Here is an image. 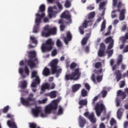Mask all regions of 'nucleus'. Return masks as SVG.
<instances>
[{"label":"nucleus","mask_w":128,"mask_h":128,"mask_svg":"<svg viewBox=\"0 0 128 128\" xmlns=\"http://www.w3.org/2000/svg\"><path fill=\"white\" fill-rule=\"evenodd\" d=\"M58 24H60V30L64 32L66 28V24H72V16L64 12L61 14V19L58 20Z\"/></svg>","instance_id":"obj_1"},{"label":"nucleus","mask_w":128,"mask_h":128,"mask_svg":"<svg viewBox=\"0 0 128 128\" xmlns=\"http://www.w3.org/2000/svg\"><path fill=\"white\" fill-rule=\"evenodd\" d=\"M58 59H54L50 63V69L52 74H56V78L60 76V74L62 73V68L58 69Z\"/></svg>","instance_id":"obj_2"},{"label":"nucleus","mask_w":128,"mask_h":128,"mask_svg":"<svg viewBox=\"0 0 128 128\" xmlns=\"http://www.w3.org/2000/svg\"><path fill=\"white\" fill-rule=\"evenodd\" d=\"M81 74L82 73L80 72V68H76L71 74H66L65 80H78Z\"/></svg>","instance_id":"obj_3"},{"label":"nucleus","mask_w":128,"mask_h":128,"mask_svg":"<svg viewBox=\"0 0 128 128\" xmlns=\"http://www.w3.org/2000/svg\"><path fill=\"white\" fill-rule=\"evenodd\" d=\"M54 41L52 40L51 38L47 40L45 43L42 44L41 47L42 52H50L54 48Z\"/></svg>","instance_id":"obj_4"},{"label":"nucleus","mask_w":128,"mask_h":128,"mask_svg":"<svg viewBox=\"0 0 128 128\" xmlns=\"http://www.w3.org/2000/svg\"><path fill=\"white\" fill-rule=\"evenodd\" d=\"M34 94L30 93L26 99L22 97L21 98V102L23 106H32L34 104L30 103V102H34Z\"/></svg>","instance_id":"obj_5"},{"label":"nucleus","mask_w":128,"mask_h":128,"mask_svg":"<svg viewBox=\"0 0 128 128\" xmlns=\"http://www.w3.org/2000/svg\"><path fill=\"white\" fill-rule=\"evenodd\" d=\"M58 104V100H54L50 104H49L45 108L44 112L45 114H50L53 110H57Z\"/></svg>","instance_id":"obj_6"},{"label":"nucleus","mask_w":128,"mask_h":128,"mask_svg":"<svg viewBox=\"0 0 128 128\" xmlns=\"http://www.w3.org/2000/svg\"><path fill=\"white\" fill-rule=\"evenodd\" d=\"M95 110L96 112V114L98 116H100L102 112L104 110L106 112V106L102 103L97 104L95 106Z\"/></svg>","instance_id":"obj_7"},{"label":"nucleus","mask_w":128,"mask_h":128,"mask_svg":"<svg viewBox=\"0 0 128 128\" xmlns=\"http://www.w3.org/2000/svg\"><path fill=\"white\" fill-rule=\"evenodd\" d=\"M46 5L42 4L40 6L39 10H38V13L36 14V16H41V18H44L46 16Z\"/></svg>","instance_id":"obj_8"},{"label":"nucleus","mask_w":128,"mask_h":128,"mask_svg":"<svg viewBox=\"0 0 128 128\" xmlns=\"http://www.w3.org/2000/svg\"><path fill=\"white\" fill-rule=\"evenodd\" d=\"M104 42L106 44H109V42H110V44L108 45V50H112V48H114V39H112V37H108L105 39Z\"/></svg>","instance_id":"obj_9"},{"label":"nucleus","mask_w":128,"mask_h":128,"mask_svg":"<svg viewBox=\"0 0 128 128\" xmlns=\"http://www.w3.org/2000/svg\"><path fill=\"white\" fill-rule=\"evenodd\" d=\"M90 20H84L82 24V26L79 27V32L80 34H84V28H88V23H90Z\"/></svg>","instance_id":"obj_10"},{"label":"nucleus","mask_w":128,"mask_h":128,"mask_svg":"<svg viewBox=\"0 0 128 128\" xmlns=\"http://www.w3.org/2000/svg\"><path fill=\"white\" fill-rule=\"evenodd\" d=\"M32 59H29V60H27V64L28 66H30V68L32 70L34 68H35L36 66V62H38V58H36L34 60H32Z\"/></svg>","instance_id":"obj_11"},{"label":"nucleus","mask_w":128,"mask_h":128,"mask_svg":"<svg viewBox=\"0 0 128 128\" xmlns=\"http://www.w3.org/2000/svg\"><path fill=\"white\" fill-rule=\"evenodd\" d=\"M72 40V35L70 32L68 31L66 34V36L64 38V42L68 46V42H71Z\"/></svg>","instance_id":"obj_12"},{"label":"nucleus","mask_w":128,"mask_h":128,"mask_svg":"<svg viewBox=\"0 0 128 128\" xmlns=\"http://www.w3.org/2000/svg\"><path fill=\"white\" fill-rule=\"evenodd\" d=\"M48 25H46L44 27V30H42L41 32V36L44 38H48V36H50V35H48Z\"/></svg>","instance_id":"obj_13"},{"label":"nucleus","mask_w":128,"mask_h":128,"mask_svg":"<svg viewBox=\"0 0 128 128\" xmlns=\"http://www.w3.org/2000/svg\"><path fill=\"white\" fill-rule=\"evenodd\" d=\"M56 14H58V12L52 10V8L49 7L48 8V16L49 18H52V16L56 18Z\"/></svg>","instance_id":"obj_14"},{"label":"nucleus","mask_w":128,"mask_h":128,"mask_svg":"<svg viewBox=\"0 0 128 128\" xmlns=\"http://www.w3.org/2000/svg\"><path fill=\"white\" fill-rule=\"evenodd\" d=\"M7 124L10 128H18V126H16L14 118H12L11 120H8Z\"/></svg>","instance_id":"obj_15"},{"label":"nucleus","mask_w":128,"mask_h":128,"mask_svg":"<svg viewBox=\"0 0 128 128\" xmlns=\"http://www.w3.org/2000/svg\"><path fill=\"white\" fill-rule=\"evenodd\" d=\"M78 122L80 128H84L86 126V120L82 116H79Z\"/></svg>","instance_id":"obj_16"},{"label":"nucleus","mask_w":128,"mask_h":128,"mask_svg":"<svg viewBox=\"0 0 128 128\" xmlns=\"http://www.w3.org/2000/svg\"><path fill=\"white\" fill-rule=\"evenodd\" d=\"M80 106L78 108H82L84 106H88V100L86 99L81 100L78 102Z\"/></svg>","instance_id":"obj_17"},{"label":"nucleus","mask_w":128,"mask_h":128,"mask_svg":"<svg viewBox=\"0 0 128 128\" xmlns=\"http://www.w3.org/2000/svg\"><path fill=\"white\" fill-rule=\"evenodd\" d=\"M40 112V108L39 107H36L35 108L32 109V114L33 116H35V118H38V116Z\"/></svg>","instance_id":"obj_18"},{"label":"nucleus","mask_w":128,"mask_h":128,"mask_svg":"<svg viewBox=\"0 0 128 128\" xmlns=\"http://www.w3.org/2000/svg\"><path fill=\"white\" fill-rule=\"evenodd\" d=\"M114 74L116 76V82H120L122 78V71L120 70H117L115 72Z\"/></svg>","instance_id":"obj_19"},{"label":"nucleus","mask_w":128,"mask_h":128,"mask_svg":"<svg viewBox=\"0 0 128 128\" xmlns=\"http://www.w3.org/2000/svg\"><path fill=\"white\" fill-rule=\"evenodd\" d=\"M117 96H120L122 100H124L126 98V92L122 91V90H118L117 91Z\"/></svg>","instance_id":"obj_20"},{"label":"nucleus","mask_w":128,"mask_h":128,"mask_svg":"<svg viewBox=\"0 0 128 128\" xmlns=\"http://www.w3.org/2000/svg\"><path fill=\"white\" fill-rule=\"evenodd\" d=\"M119 12H120L119 16V20H124V19L126 18V16L124 15V14L126 12V9H122V10H120Z\"/></svg>","instance_id":"obj_21"},{"label":"nucleus","mask_w":128,"mask_h":128,"mask_svg":"<svg viewBox=\"0 0 128 128\" xmlns=\"http://www.w3.org/2000/svg\"><path fill=\"white\" fill-rule=\"evenodd\" d=\"M56 27H54L52 28H50V26H48V31L49 32H48V35L49 36V34L50 36L52 35H54V34H56Z\"/></svg>","instance_id":"obj_22"},{"label":"nucleus","mask_w":128,"mask_h":128,"mask_svg":"<svg viewBox=\"0 0 128 128\" xmlns=\"http://www.w3.org/2000/svg\"><path fill=\"white\" fill-rule=\"evenodd\" d=\"M124 110L122 108H119L117 111V118L118 120H122V114H124Z\"/></svg>","instance_id":"obj_23"},{"label":"nucleus","mask_w":128,"mask_h":128,"mask_svg":"<svg viewBox=\"0 0 128 128\" xmlns=\"http://www.w3.org/2000/svg\"><path fill=\"white\" fill-rule=\"evenodd\" d=\"M88 118L92 124H96V119L94 118V112L90 114L88 116Z\"/></svg>","instance_id":"obj_24"},{"label":"nucleus","mask_w":128,"mask_h":128,"mask_svg":"<svg viewBox=\"0 0 128 128\" xmlns=\"http://www.w3.org/2000/svg\"><path fill=\"white\" fill-rule=\"evenodd\" d=\"M42 74L44 76H50V70L47 67H45L42 71Z\"/></svg>","instance_id":"obj_25"},{"label":"nucleus","mask_w":128,"mask_h":128,"mask_svg":"<svg viewBox=\"0 0 128 128\" xmlns=\"http://www.w3.org/2000/svg\"><path fill=\"white\" fill-rule=\"evenodd\" d=\"M82 88V85L80 84H75L72 86V90L73 92H76L80 88Z\"/></svg>","instance_id":"obj_26"},{"label":"nucleus","mask_w":128,"mask_h":128,"mask_svg":"<svg viewBox=\"0 0 128 128\" xmlns=\"http://www.w3.org/2000/svg\"><path fill=\"white\" fill-rule=\"evenodd\" d=\"M28 54V58L29 60H32L36 56V53L34 51H30Z\"/></svg>","instance_id":"obj_27"},{"label":"nucleus","mask_w":128,"mask_h":128,"mask_svg":"<svg viewBox=\"0 0 128 128\" xmlns=\"http://www.w3.org/2000/svg\"><path fill=\"white\" fill-rule=\"evenodd\" d=\"M46 90H50V84L48 83L44 84L41 87V90L42 92H44Z\"/></svg>","instance_id":"obj_28"},{"label":"nucleus","mask_w":128,"mask_h":128,"mask_svg":"<svg viewBox=\"0 0 128 128\" xmlns=\"http://www.w3.org/2000/svg\"><path fill=\"white\" fill-rule=\"evenodd\" d=\"M86 36H87V37L84 38L82 41V46H86V44H88V40L90 38V33L87 34Z\"/></svg>","instance_id":"obj_29"},{"label":"nucleus","mask_w":128,"mask_h":128,"mask_svg":"<svg viewBox=\"0 0 128 128\" xmlns=\"http://www.w3.org/2000/svg\"><path fill=\"white\" fill-rule=\"evenodd\" d=\"M37 18L35 20V22L36 26H40L42 22V18H44V17H42L41 16H36Z\"/></svg>","instance_id":"obj_30"},{"label":"nucleus","mask_w":128,"mask_h":128,"mask_svg":"<svg viewBox=\"0 0 128 128\" xmlns=\"http://www.w3.org/2000/svg\"><path fill=\"white\" fill-rule=\"evenodd\" d=\"M122 6V2H118V6H117L118 10H114L112 11V14H116V12H120V7Z\"/></svg>","instance_id":"obj_31"},{"label":"nucleus","mask_w":128,"mask_h":128,"mask_svg":"<svg viewBox=\"0 0 128 128\" xmlns=\"http://www.w3.org/2000/svg\"><path fill=\"white\" fill-rule=\"evenodd\" d=\"M122 62V55L120 54L117 59L116 64L118 66H120V64Z\"/></svg>","instance_id":"obj_32"},{"label":"nucleus","mask_w":128,"mask_h":128,"mask_svg":"<svg viewBox=\"0 0 128 128\" xmlns=\"http://www.w3.org/2000/svg\"><path fill=\"white\" fill-rule=\"evenodd\" d=\"M56 94H58V92L53 90L50 92V98H56Z\"/></svg>","instance_id":"obj_33"},{"label":"nucleus","mask_w":128,"mask_h":128,"mask_svg":"<svg viewBox=\"0 0 128 128\" xmlns=\"http://www.w3.org/2000/svg\"><path fill=\"white\" fill-rule=\"evenodd\" d=\"M94 16H96V12H92L88 14V20H92V18H94Z\"/></svg>","instance_id":"obj_34"},{"label":"nucleus","mask_w":128,"mask_h":128,"mask_svg":"<svg viewBox=\"0 0 128 128\" xmlns=\"http://www.w3.org/2000/svg\"><path fill=\"white\" fill-rule=\"evenodd\" d=\"M120 40L123 42H126L127 40H128V32H126L124 36H121L120 38Z\"/></svg>","instance_id":"obj_35"},{"label":"nucleus","mask_w":128,"mask_h":128,"mask_svg":"<svg viewBox=\"0 0 128 128\" xmlns=\"http://www.w3.org/2000/svg\"><path fill=\"white\" fill-rule=\"evenodd\" d=\"M28 88V82L26 80H24L22 82L21 88L22 90H24Z\"/></svg>","instance_id":"obj_36"},{"label":"nucleus","mask_w":128,"mask_h":128,"mask_svg":"<svg viewBox=\"0 0 128 128\" xmlns=\"http://www.w3.org/2000/svg\"><path fill=\"white\" fill-rule=\"evenodd\" d=\"M81 94L83 98L88 96V92L85 89H82L81 91Z\"/></svg>","instance_id":"obj_37"},{"label":"nucleus","mask_w":128,"mask_h":128,"mask_svg":"<svg viewBox=\"0 0 128 128\" xmlns=\"http://www.w3.org/2000/svg\"><path fill=\"white\" fill-rule=\"evenodd\" d=\"M30 40L32 41V44H38V40L36 39V38L33 36H30Z\"/></svg>","instance_id":"obj_38"},{"label":"nucleus","mask_w":128,"mask_h":128,"mask_svg":"<svg viewBox=\"0 0 128 128\" xmlns=\"http://www.w3.org/2000/svg\"><path fill=\"white\" fill-rule=\"evenodd\" d=\"M38 30H40V26L36 25L34 28L33 32L36 34V32H38Z\"/></svg>","instance_id":"obj_39"},{"label":"nucleus","mask_w":128,"mask_h":128,"mask_svg":"<svg viewBox=\"0 0 128 128\" xmlns=\"http://www.w3.org/2000/svg\"><path fill=\"white\" fill-rule=\"evenodd\" d=\"M56 44L58 48H62V41L60 39L57 40Z\"/></svg>","instance_id":"obj_40"},{"label":"nucleus","mask_w":128,"mask_h":128,"mask_svg":"<svg viewBox=\"0 0 128 128\" xmlns=\"http://www.w3.org/2000/svg\"><path fill=\"white\" fill-rule=\"evenodd\" d=\"M10 110V106H6L3 108L2 112L4 114H6L8 112V110Z\"/></svg>","instance_id":"obj_41"},{"label":"nucleus","mask_w":128,"mask_h":128,"mask_svg":"<svg viewBox=\"0 0 128 128\" xmlns=\"http://www.w3.org/2000/svg\"><path fill=\"white\" fill-rule=\"evenodd\" d=\"M98 56L102 58V56H104V50H100L98 52Z\"/></svg>","instance_id":"obj_42"},{"label":"nucleus","mask_w":128,"mask_h":128,"mask_svg":"<svg viewBox=\"0 0 128 128\" xmlns=\"http://www.w3.org/2000/svg\"><path fill=\"white\" fill-rule=\"evenodd\" d=\"M105 28H106V20H104L103 21L102 24L100 32H104Z\"/></svg>","instance_id":"obj_43"},{"label":"nucleus","mask_w":128,"mask_h":128,"mask_svg":"<svg viewBox=\"0 0 128 128\" xmlns=\"http://www.w3.org/2000/svg\"><path fill=\"white\" fill-rule=\"evenodd\" d=\"M102 62H97L94 64L96 68H102Z\"/></svg>","instance_id":"obj_44"},{"label":"nucleus","mask_w":128,"mask_h":128,"mask_svg":"<svg viewBox=\"0 0 128 128\" xmlns=\"http://www.w3.org/2000/svg\"><path fill=\"white\" fill-rule=\"evenodd\" d=\"M38 76V72H36V71H33L32 72V76L31 78H36Z\"/></svg>","instance_id":"obj_45"},{"label":"nucleus","mask_w":128,"mask_h":128,"mask_svg":"<svg viewBox=\"0 0 128 128\" xmlns=\"http://www.w3.org/2000/svg\"><path fill=\"white\" fill-rule=\"evenodd\" d=\"M76 66H78L76 63L74 62H72L70 65V70H74V68H76Z\"/></svg>","instance_id":"obj_46"},{"label":"nucleus","mask_w":128,"mask_h":128,"mask_svg":"<svg viewBox=\"0 0 128 128\" xmlns=\"http://www.w3.org/2000/svg\"><path fill=\"white\" fill-rule=\"evenodd\" d=\"M104 6H106L105 2H100L99 6V10H104Z\"/></svg>","instance_id":"obj_47"},{"label":"nucleus","mask_w":128,"mask_h":128,"mask_svg":"<svg viewBox=\"0 0 128 128\" xmlns=\"http://www.w3.org/2000/svg\"><path fill=\"white\" fill-rule=\"evenodd\" d=\"M96 80L98 82H100L102 80V75H98L96 78Z\"/></svg>","instance_id":"obj_48"},{"label":"nucleus","mask_w":128,"mask_h":128,"mask_svg":"<svg viewBox=\"0 0 128 128\" xmlns=\"http://www.w3.org/2000/svg\"><path fill=\"white\" fill-rule=\"evenodd\" d=\"M34 82H36L37 84H40V77L38 76L35 78V80H34Z\"/></svg>","instance_id":"obj_49"},{"label":"nucleus","mask_w":128,"mask_h":128,"mask_svg":"<svg viewBox=\"0 0 128 128\" xmlns=\"http://www.w3.org/2000/svg\"><path fill=\"white\" fill-rule=\"evenodd\" d=\"M100 50H106V45L103 42L100 43Z\"/></svg>","instance_id":"obj_50"},{"label":"nucleus","mask_w":128,"mask_h":128,"mask_svg":"<svg viewBox=\"0 0 128 128\" xmlns=\"http://www.w3.org/2000/svg\"><path fill=\"white\" fill-rule=\"evenodd\" d=\"M24 72L27 76H30V70L28 66H25L24 67Z\"/></svg>","instance_id":"obj_51"},{"label":"nucleus","mask_w":128,"mask_h":128,"mask_svg":"<svg viewBox=\"0 0 128 128\" xmlns=\"http://www.w3.org/2000/svg\"><path fill=\"white\" fill-rule=\"evenodd\" d=\"M65 8H70V0H66L64 4Z\"/></svg>","instance_id":"obj_52"},{"label":"nucleus","mask_w":128,"mask_h":128,"mask_svg":"<svg viewBox=\"0 0 128 128\" xmlns=\"http://www.w3.org/2000/svg\"><path fill=\"white\" fill-rule=\"evenodd\" d=\"M101 94H102V97L106 98V95L108 94V92L106 90H102L101 92Z\"/></svg>","instance_id":"obj_53"},{"label":"nucleus","mask_w":128,"mask_h":128,"mask_svg":"<svg viewBox=\"0 0 128 128\" xmlns=\"http://www.w3.org/2000/svg\"><path fill=\"white\" fill-rule=\"evenodd\" d=\"M107 54H108V58H110L114 54V50H110L107 52Z\"/></svg>","instance_id":"obj_54"},{"label":"nucleus","mask_w":128,"mask_h":128,"mask_svg":"<svg viewBox=\"0 0 128 128\" xmlns=\"http://www.w3.org/2000/svg\"><path fill=\"white\" fill-rule=\"evenodd\" d=\"M56 54H58V50H56V49H54L52 52V56H56Z\"/></svg>","instance_id":"obj_55"},{"label":"nucleus","mask_w":128,"mask_h":128,"mask_svg":"<svg viewBox=\"0 0 128 128\" xmlns=\"http://www.w3.org/2000/svg\"><path fill=\"white\" fill-rule=\"evenodd\" d=\"M58 114H64V108L62 107H60L58 110Z\"/></svg>","instance_id":"obj_56"},{"label":"nucleus","mask_w":128,"mask_h":128,"mask_svg":"<svg viewBox=\"0 0 128 128\" xmlns=\"http://www.w3.org/2000/svg\"><path fill=\"white\" fill-rule=\"evenodd\" d=\"M46 102H48V98H46L43 99L42 100H39V104H46Z\"/></svg>","instance_id":"obj_57"},{"label":"nucleus","mask_w":128,"mask_h":128,"mask_svg":"<svg viewBox=\"0 0 128 128\" xmlns=\"http://www.w3.org/2000/svg\"><path fill=\"white\" fill-rule=\"evenodd\" d=\"M98 100V96H95L92 100V104H96V102Z\"/></svg>","instance_id":"obj_58"},{"label":"nucleus","mask_w":128,"mask_h":128,"mask_svg":"<svg viewBox=\"0 0 128 128\" xmlns=\"http://www.w3.org/2000/svg\"><path fill=\"white\" fill-rule=\"evenodd\" d=\"M116 120L114 118H112L110 121V124L112 126H114V124H116Z\"/></svg>","instance_id":"obj_59"},{"label":"nucleus","mask_w":128,"mask_h":128,"mask_svg":"<svg viewBox=\"0 0 128 128\" xmlns=\"http://www.w3.org/2000/svg\"><path fill=\"white\" fill-rule=\"evenodd\" d=\"M84 86H85L86 90H90V84H88L85 83Z\"/></svg>","instance_id":"obj_60"},{"label":"nucleus","mask_w":128,"mask_h":128,"mask_svg":"<svg viewBox=\"0 0 128 128\" xmlns=\"http://www.w3.org/2000/svg\"><path fill=\"white\" fill-rule=\"evenodd\" d=\"M30 128H36V124L34 123H30Z\"/></svg>","instance_id":"obj_61"},{"label":"nucleus","mask_w":128,"mask_h":128,"mask_svg":"<svg viewBox=\"0 0 128 128\" xmlns=\"http://www.w3.org/2000/svg\"><path fill=\"white\" fill-rule=\"evenodd\" d=\"M118 66H120V65H118V64L114 65L112 68V70H116V69L118 68Z\"/></svg>","instance_id":"obj_62"},{"label":"nucleus","mask_w":128,"mask_h":128,"mask_svg":"<svg viewBox=\"0 0 128 128\" xmlns=\"http://www.w3.org/2000/svg\"><path fill=\"white\" fill-rule=\"evenodd\" d=\"M56 88V84L52 83L51 86L50 85V90H54Z\"/></svg>","instance_id":"obj_63"},{"label":"nucleus","mask_w":128,"mask_h":128,"mask_svg":"<svg viewBox=\"0 0 128 128\" xmlns=\"http://www.w3.org/2000/svg\"><path fill=\"white\" fill-rule=\"evenodd\" d=\"M91 80L94 82L96 83V75L94 74H92Z\"/></svg>","instance_id":"obj_64"}]
</instances>
